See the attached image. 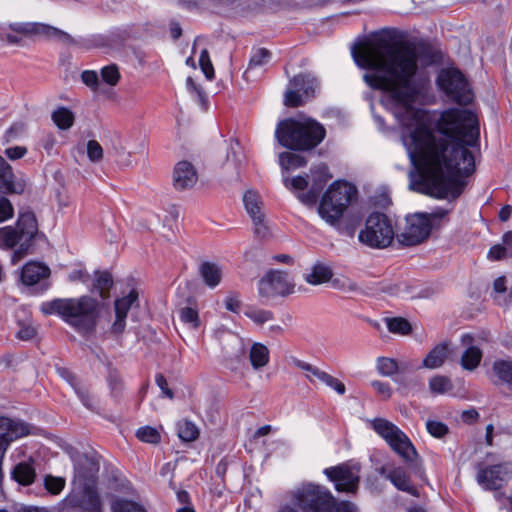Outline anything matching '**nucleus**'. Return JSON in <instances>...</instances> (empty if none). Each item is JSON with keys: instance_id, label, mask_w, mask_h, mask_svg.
<instances>
[{"instance_id": "3", "label": "nucleus", "mask_w": 512, "mask_h": 512, "mask_svg": "<svg viewBox=\"0 0 512 512\" xmlns=\"http://www.w3.org/2000/svg\"><path fill=\"white\" fill-rule=\"evenodd\" d=\"M325 135V128L319 122L303 115L284 119L275 129L278 143L294 150L313 149L323 141Z\"/></svg>"}, {"instance_id": "57", "label": "nucleus", "mask_w": 512, "mask_h": 512, "mask_svg": "<svg viewBox=\"0 0 512 512\" xmlns=\"http://www.w3.org/2000/svg\"><path fill=\"white\" fill-rule=\"evenodd\" d=\"M320 382L324 383L326 386L333 389L339 395H343L346 392L344 383H342L339 379L333 377L332 375L328 374L327 372L324 373Z\"/></svg>"}, {"instance_id": "54", "label": "nucleus", "mask_w": 512, "mask_h": 512, "mask_svg": "<svg viewBox=\"0 0 512 512\" xmlns=\"http://www.w3.org/2000/svg\"><path fill=\"white\" fill-rule=\"evenodd\" d=\"M426 429L431 436L436 438H442L449 431L446 424L436 420H428L426 422Z\"/></svg>"}, {"instance_id": "33", "label": "nucleus", "mask_w": 512, "mask_h": 512, "mask_svg": "<svg viewBox=\"0 0 512 512\" xmlns=\"http://www.w3.org/2000/svg\"><path fill=\"white\" fill-rule=\"evenodd\" d=\"M13 479L21 485L33 483L36 473L34 467L29 463H19L12 472Z\"/></svg>"}, {"instance_id": "23", "label": "nucleus", "mask_w": 512, "mask_h": 512, "mask_svg": "<svg viewBox=\"0 0 512 512\" xmlns=\"http://www.w3.org/2000/svg\"><path fill=\"white\" fill-rule=\"evenodd\" d=\"M198 180L194 166L188 161H180L173 172V184L177 190L192 188Z\"/></svg>"}, {"instance_id": "58", "label": "nucleus", "mask_w": 512, "mask_h": 512, "mask_svg": "<svg viewBox=\"0 0 512 512\" xmlns=\"http://www.w3.org/2000/svg\"><path fill=\"white\" fill-rule=\"evenodd\" d=\"M14 216L12 203L6 197H0V223H3Z\"/></svg>"}, {"instance_id": "40", "label": "nucleus", "mask_w": 512, "mask_h": 512, "mask_svg": "<svg viewBox=\"0 0 512 512\" xmlns=\"http://www.w3.org/2000/svg\"><path fill=\"white\" fill-rule=\"evenodd\" d=\"M376 369L380 375L391 377L398 371V363L393 358L378 357L376 359Z\"/></svg>"}, {"instance_id": "47", "label": "nucleus", "mask_w": 512, "mask_h": 512, "mask_svg": "<svg viewBox=\"0 0 512 512\" xmlns=\"http://www.w3.org/2000/svg\"><path fill=\"white\" fill-rule=\"evenodd\" d=\"M113 279L109 272H99L95 278V288L99 291L102 298H106L110 287L112 286Z\"/></svg>"}, {"instance_id": "28", "label": "nucleus", "mask_w": 512, "mask_h": 512, "mask_svg": "<svg viewBox=\"0 0 512 512\" xmlns=\"http://www.w3.org/2000/svg\"><path fill=\"white\" fill-rule=\"evenodd\" d=\"M199 273L204 283L209 288L213 289L217 287L222 281L223 269L215 262L205 261L201 263L199 266Z\"/></svg>"}, {"instance_id": "27", "label": "nucleus", "mask_w": 512, "mask_h": 512, "mask_svg": "<svg viewBox=\"0 0 512 512\" xmlns=\"http://www.w3.org/2000/svg\"><path fill=\"white\" fill-rule=\"evenodd\" d=\"M333 271L330 265L323 262L314 263L304 274V280L311 285H321L331 281Z\"/></svg>"}, {"instance_id": "13", "label": "nucleus", "mask_w": 512, "mask_h": 512, "mask_svg": "<svg viewBox=\"0 0 512 512\" xmlns=\"http://www.w3.org/2000/svg\"><path fill=\"white\" fill-rule=\"evenodd\" d=\"M324 473L335 485L339 492L354 493L359 483V466L343 463L335 467L326 468Z\"/></svg>"}, {"instance_id": "46", "label": "nucleus", "mask_w": 512, "mask_h": 512, "mask_svg": "<svg viewBox=\"0 0 512 512\" xmlns=\"http://www.w3.org/2000/svg\"><path fill=\"white\" fill-rule=\"evenodd\" d=\"M45 489L52 495H59L66 485V480L63 477L46 475L43 481Z\"/></svg>"}, {"instance_id": "31", "label": "nucleus", "mask_w": 512, "mask_h": 512, "mask_svg": "<svg viewBox=\"0 0 512 512\" xmlns=\"http://www.w3.org/2000/svg\"><path fill=\"white\" fill-rule=\"evenodd\" d=\"M271 54L265 48L257 49L250 58V62L248 68L246 69L244 75L247 79L254 76V72L256 70L262 68L267 65L270 61Z\"/></svg>"}, {"instance_id": "62", "label": "nucleus", "mask_w": 512, "mask_h": 512, "mask_svg": "<svg viewBox=\"0 0 512 512\" xmlns=\"http://www.w3.org/2000/svg\"><path fill=\"white\" fill-rule=\"evenodd\" d=\"M36 335V329L31 324H20L16 336L21 340H30Z\"/></svg>"}, {"instance_id": "17", "label": "nucleus", "mask_w": 512, "mask_h": 512, "mask_svg": "<svg viewBox=\"0 0 512 512\" xmlns=\"http://www.w3.org/2000/svg\"><path fill=\"white\" fill-rule=\"evenodd\" d=\"M310 188L306 193L298 194V199L305 205H313L316 203L319 193L325 184L332 178L328 171V167L320 164L311 169V175L308 176Z\"/></svg>"}, {"instance_id": "52", "label": "nucleus", "mask_w": 512, "mask_h": 512, "mask_svg": "<svg viewBox=\"0 0 512 512\" xmlns=\"http://www.w3.org/2000/svg\"><path fill=\"white\" fill-rule=\"evenodd\" d=\"M199 66L208 80H212L214 78V68L206 49H202L200 52Z\"/></svg>"}, {"instance_id": "6", "label": "nucleus", "mask_w": 512, "mask_h": 512, "mask_svg": "<svg viewBox=\"0 0 512 512\" xmlns=\"http://www.w3.org/2000/svg\"><path fill=\"white\" fill-rule=\"evenodd\" d=\"M356 193L355 186L346 181L333 182L320 200L319 216L329 225H336Z\"/></svg>"}, {"instance_id": "14", "label": "nucleus", "mask_w": 512, "mask_h": 512, "mask_svg": "<svg viewBox=\"0 0 512 512\" xmlns=\"http://www.w3.org/2000/svg\"><path fill=\"white\" fill-rule=\"evenodd\" d=\"M243 203L253 222L255 233L259 237H265L268 234V226L261 196L255 190H247L243 195Z\"/></svg>"}, {"instance_id": "36", "label": "nucleus", "mask_w": 512, "mask_h": 512, "mask_svg": "<svg viewBox=\"0 0 512 512\" xmlns=\"http://www.w3.org/2000/svg\"><path fill=\"white\" fill-rule=\"evenodd\" d=\"M179 318L184 325L193 330H197L201 325L199 312L195 307L181 308L179 310Z\"/></svg>"}, {"instance_id": "53", "label": "nucleus", "mask_w": 512, "mask_h": 512, "mask_svg": "<svg viewBox=\"0 0 512 512\" xmlns=\"http://www.w3.org/2000/svg\"><path fill=\"white\" fill-rule=\"evenodd\" d=\"M283 181H284V185L287 188H290L294 191H298L297 195L301 193L300 191H303L304 189L310 187L308 176L307 177L296 176L291 179L284 178Z\"/></svg>"}, {"instance_id": "59", "label": "nucleus", "mask_w": 512, "mask_h": 512, "mask_svg": "<svg viewBox=\"0 0 512 512\" xmlns=\"http://www.w3.org/2000/svg\"><path fill=\"white\" fill-rule=\"evenodd\" d=\"M508 256H511L510 251H508V249L505 248L502 244H496L492 246L487 255L490 260L494 261L504 259Z\"/></svg>"}, {"instance_id": "20", "label": "nucleus", "mask_w": 512, "mask_h": 512, "mask_svg": "<svg viewBox=\"0 0 512 512\" xmlns=\"http://www.w3.org/2000/svg\"><path fill=\"white\" fill-rule=\"evenodd\" d=\"M138 293L132 289L126 296L115 301V320L111 326V333L121 334L126 327V317L130 308L137 302Z\"/></svg>"}, {"instance_id": "15", "label": "nucleus", "mask_w": 512, "mask_h": 512, "mask_svg": "<svg viewBox=\"0 0 512 512\" xmlns=\"http://www.w3.org/2000/svg\"><path fill=\"white\" fill-rule=\"evenodd\" d=\"M82 486L81 491L73 492L65 498L66 506L78 509L81 512H103L96 489L88 484Z\"/></svg>"}, {"instance_id": "60", "label": "nucleus", "mask_w": 512, "mask_h": 512, "mask_svg": "<svg viewBox=\"0 0 512 512\" xmlns=\"http://www.w3.org/2000/svg\"><path fill=\"white\" fill-rule=\"evenodd\" d=\"M370 385L384 399H389L392 396V389L388 383L374 380Z\"/></svg>"}, {"instance_id": "51", "label": "nucleus", "mask_w": 512, "mask_h": 512, "mask_svg": "<svg viewBox=\"0 0 512 512\" xmlns=\"http://www.w3.org/2000/svg\"><path fill=\"white\" fill-rule=\"evenodd\" d=\"M199 66L208 80H212L214 78V68L206 49H202L200 52Z\"/></svg>"}, {"instance_id": "61", "label": "nucleus", "mask_w": 512, "mask_h": 512, "mask_svg": "<svg viewBox=\"0 0 512 512\" xmlns=\"http://www.w3.org/2000/svg\"><path fill=\"white\" fill-rule=\"evenodd\" d=\"M224 304L225 308L233 313H239L242 306L241 300L239 299V296L236 294L228 295L225 298Z\"/></svg>"}, {"instance_id": "56", "label": "nucleus", "mask_w": 512, "mask_h": 512, "mask_svg": "<svg viewBox=\"0 0 512 512\" xmlns=\"http://www.w3.org/2000/svg\"><path fill=\"white\" fill-rule=\"evenodd\" d=\"M87 156L92 162H99L103 158V148L96 140H89L86 145Z\"/></svg>"}, {"instance_id": "5", "label": "nucleus", "mask_w": 512, "mask_h": 512, "mask_svg": "<svg viewBox=\"0 0 512 512\" xmlns=\"http://www.w3.org/2000/svg\"><path fill=\"white\" fill-rule=\"evenodd\" d=\"M36 232V219L31 212L20 213L15 225L0 228V249L16 248L11 256L13 265L27 253Z\"/></svg>"}, {"instance_id": "19", "label": "nucleus", "mask_w": 512, "mask_h": 512, "mask_svg": "<svg viewBox=\"0 0 512 512\" xmlns=\"http://www.w3.org/2000/svg\"><path fill=\"white\" fill-rule=\"evenodd\" d=\"M506 465L498 464L478 469L476 480L486 490H497L508 480Z\"/></svg>"}, {"instance_id": "29", "label": "nucleus", "mask_w": 512, "mask_h": 512, "mask_svg": "<svg viewBox=\"0 0 512 512\" xmlns=\"http://www.w3.org/2000/svg\"><path fill=\"white\" fill-rule=\"evenodd\" d=\"M449 345L446 342L433 347L423 359L422 366L427 369H437L441 367L447 359Z\"/></svg>"}, {"instance_id": "25", "label": "nucleus", "mask_w": 512, "mask_h": 512, "mask_svg": "<svg viewBox=\"0 0 512 512\" xmlns=\"http://www.w3.org/2000/svg\"><path fill=\"white\" fill-rule=\"evenodd\" d=\"M11 29L17 33H21L24 35H45L48 37L58 38L66 37V34L64 32L43 23H15L11 25Z\"/></svg>"}, {"instance_id": "39", "label": "nucleus", "mask_w": 512, "mask_h": 512, "mask_svg": "<svg viewBox=\"0 0 512 512\" xmlns=\"http://www.w3.org/2000/svg\"><path fill=\"white\" fill-rule=\"evenodd\" d=\"M493 371L499 379L512 384V360H496Z\"/></svg>"}, {"instance_id": "43", "label": "nucleus", "mask_w": 512, "mask_h": 512, "mask_svg": "<svg viewBox=\"0 0 512 512\" xmlns=\"http://www.w3.org/2000/svg\"><path fill=\"white\" fill-rule=\"evenodd\" d=\"M386 324L388 330L394 334L408 335L412 330L411 324L401 317L388 318Z\"/></svg>"}, {"instance_id": "35", "label": "nucleus", "mask_w": 512, "mask_h": 512, "mask_svg": "<svg viewBox=\"0 0 512 512\" xmlns=\"http://www.w3.org/2000/svg\"><path fill=\"white\" fill-rule=\"evenodd\" d=\"M52 120L58 128L67 130L72 127L74 123V114L66 107H59L53 112Z\"/></svg>"}, {"instance_id": "9", "label": "nucleus", "mask_w": 512, "mask_h": 512, "mask_svg": "<svg viewBox=\"0 0 512 512\" xmlns=\"http://www.w3.org/2000/svg\"><path fill=\"white\" fill-rule=\"evenodd\" d=\"M386 443L407 463H413L418 454L408 436L395 424L385 418H374L367 421Z\"/></svg>"}, {"instance_id": "48", "label": "nucleus", "mask_w": 512, "mask_h": 512, "mask_svg": "<svg viewBox=\"0 0 512 512\" xmlns=\"http://www.w3.org/2000/svg\"><path fill=\"white\" fill-rule=\"evenodd\" d=\"M198 428L189 421H183L178 424V435L186 442L195 440L198 437Z\"/></svg>"}, {"instance_id": "2", "label": "nucleus", "mask_w": 512, "mask_h": 512, "mask_svg": "<svg viewBox=\"0 0 512 512\" xmlns=\"http://www.w3.org/2000/svg\"><path fill=\"white\" fill-rule=\"evenodd\" d=\"M44 315H58L80 333H87L96 325L97 302L88 296L79 298H56L41 303Z\"/></svg>"}, {"instance_id": "42", "label": "nucleus", "mask_w": 512, "mask_h": 512, "mask_svg": "<svg viewBox=\"0 0 512 512\" xmlns=\"http://www.w3.org/2000/svg\"><path fill=\"white\" fill-rule=\"evenodd\" d=\"M82 82L95 93L104 94L106 90L99 80V76L94 70H85L81 73Z\"/></svg>"}, {"instance_id": "26", "label": "nucleus", "mask_w": 512, "mask_h": 512, "mask_svg": "<svg viewBox=\"0 0 512 512\" xmlns=\"http://www.w3.org/2000/svg\"><path fill=\"white\" fill-rule=\"evenodd\" d=\"M58 374L61 378L67 381V383L74 389L75 393L78 395L79 399L83 403L85 407L90 410L96 409L95 400L89 395L86 387L82 385L77 377L66 368H58Z\"/></svg>"}, {"instance_id": "64", "label": "nucleus", "mask_w": 512, "mask_h": 512, "mask_svg": "<svg viewBox=\"0 0 512 512\" xmlns=\"http://www.w3.org/2000/svg\"><path fill=\"white\" fill-rule=\"evenodd\" d=\"M495 498L500 504V509L506 512H512V493L508 496L498 493L495 495Z\"/></svg>"}, {"instance_id": "49", "label": "nucleus", "mask_w": 512, "mask_h": 512, "mask_svg": "<svg viewBox=\"0 0 512 512\" xmlns=\"http://www.w3.org/2000/svg\"><path fill=\"white\" fill-rule=\"evenodd\" d=\"M186 88L190 95L202 106V108H205L207 102L206 95L202 91L201 87L197 85L191 77L186 79Z\"/></svg>"}, {"instance_id": "50", "label": "nucleus", "mask_w": 512, "mask_h": 512, "mask_svg": "<svg viewBox=\"0 0 512 512\" xmlns=\"http://www.w3.org/2000/svg\"><path fill=\"white\" fill-rule=\"evenodd\" d=\"M101 78L104 83L115 86L119 79L120 73L116 65H108L101 69Z\"/></svg>"}, {"instance_id": "21", "label": "nucleus", "mask_w": 512, "mask_h": 512, "mask_svg": "<svg viewBox=\"0 0 512 512\" xmlns=\"http://www.w3.org/2000/svg\"><path fill=\"white\" fill-rule=\"evenodd\" d=\"M460 341L465 348L461 355L460 364L463 369L473 371L481 362L482 350L475 344V339L471 334H463Z\"/></svg>"}, {"instance_id": "37", "label": "nucleus", "mask_w": 512, "mask_h": 512, "mask_svg": "<svg viewBox=\"0 0 512 512\" xmlns=\"http://www.w3.org/2000/svg\"><path fill=\"white\" fill-rule=\"evenodd\" d=\"M306 160L303 156L291 152H282L279 155V164L285 170H294L306 165Z\"/></svg>"}, {"instance_id": "11", "label": "nucleus", "mask_w": 512, "mask_h": 512, "mask_svg": "<svg viewBox=\"0 0 512 512\" xmlns=\"http://www.w3.org/2000/svg\"><path fill=\"white\" fill-rule=\"evenodd\" d=\"M295 292V283L289 273L269 270L258 283L259 296L266 299L285 297Z\"/></svg>"}, {"instance_id": "44", "label": "nucleus", "mask_w": 512, "mask_h": 512, "mask_svg": "<svg viewBox=\"0 0 512 512\" xmlns=\"http://www.w3.org/2000/svg\"><path fill=\"white\" fill-rule=\"evenodd\" d=\"M111 512H146V510L134 501L117 498L111 504Z\"/></svg>"}, {"instance_id": "45", "label": "nucleus", "mask_w": 512, "mask_h": 512, "mask_svg": "<svg viewBox=\"0 0 512 512\" xmlns=\"http://www.w3.org/2000/svg\"><path fill=\"white\" fill-rule=\"evenodd\" d=\"M136 436L140 441L150 444H157L161 440L160 432L151 426L140 427L136 431Z\"/></svg>"}, {"instance_id": "8", "label": "nucleus", "mask_w": 512, "mask_h": 512, "mask_svg": "<svg viewBox=\"0 0 512 512\" xmlns=\"http://www.w3.org/2000/svg\"><path fill=\"white\" fill-rule=\"evenodd\" d=\"M395 238V229L391 219L380 212L372 213L359 231V241L373 249L390 246Z\"/></svg>"}, {"instance_id": "32", "label": "nucleus", "mask_w": 512, "mask_h": 512, "mask_svg": "<svg viewBox=\"0 0 512 512\" xmlns=\"http://www.w3.org/2000/svg\"><path fill=\"white\" fill-rule=\"evenodd\" d=\"M493 298L501 306H506L512 302V288L507 289L505 277L501 276L494 280Z\"/></svg>"}, {"instance_id": "16", "label": "nucleus", "mask_w": 512, "mask_h": 512, "mask_svg": "<svg viewBox=\"0 0 512 512\" xmlns=\"http://www.w3.org/2000/svg\"><path fill=\"white\" fill-rule=\"evenodd\" d=\"M50 268L39 261H29L21 269V283L28 287H37L40 292H44L49 288L47 283L50 277Z\"/></svg>"}, {"instance_id": "38", "label": "nucleus", "mask_w": 512, "mask_h": 512, "mask_svg": "<svg viewBox=\"0 0 512 512\" xmlns=\"http://www.w3.org/2000/svg\"><path fill=\"white\" fill-rule=\"evenodd\" d=\"M453 389L452 381L444 375H436L429 380V390L433 394H445Z\"/></svg>"}, {"instance_id": "24", "label": "nucleus", "mask_w": 512, "mask_h": 512, "mask_svg": "<svg viewBox=\"0 0 512 512\" xmlns=\"http://www.w3.org/2000/svg\"><path fill=\"white\" fill-rule=\"evenodd\" d=\"M380 473L385 476L399 490L417 495V490L413 487L406 469L402 466H384Z\"/></svg>"}, {"instance_id": "18", "label": "nucleus", "mask_w": 512, "mask_h": 512, "mask_svg": "<svg viewBox=\"0 0 512 512\" xmlns=\"http://www.w3.org/2000/svg\"><path fill=\"white\" fill-rule=\"evenodd\" d=\"M74 462L73 483L78 485H87V482L93 481L99 471L97 461L90 456L70 453Z\"/></svg>"}, {"instance_id": "30", "label": "nucleus", "mask_w": 512, "mask_h": 512, "mask_svg": "<svg viewBox=\"0 0 512 512\" xmlns=\"http://www.w3.org/2000/svg\"><path fill=\"white\" fill-rule=\"evenodd\" d=\"M249 360L254 370H259L269 363L268 348L259 342H254L249 348Z\"/></svg>"}, {"instance_id": "55", "label": "nucleus", "mask_w": 512, "mask_h": 512, "mask_svg": "<svg viewBox=\"0 0 512 512\" xmlns=\"http://www.w3.org/2000/svg\"><path fill=\"white\" fill-rule=\"evenodd\" d=\"M332 280V287L343 292H353L358 289V285L347 277H337Z\"/></svg>"}, {"instance_id": "63", "label": "nucleus", "mask_w": 512, "mask_h": 512, "mask_svg": "<svg viewBox=\"0 0 512 512\" xmlns=\"http://www.w3.org/2000/svg\"><path fill=\"white\" fill-rule=\"evenodd\" d=\"M27 153V149L23 146L10 147L5 150L6 156L10 160H17L22 158Z\"/></svg>"}, {"instance_id": "12", "label": "nucleus", "mask_w": 512, "mask_h": 512, "mask_svg": "<svg viewBox=\"0 0 512 512\" xmlns=\"http://www.w3.org/2000/svg\"><path fill=\"white\" fill-rule=\"evenodd\" d=\"M316 79L310 75H298L290 80L284 95V105L298 107L314 96Z\"/></svg>"}, {"instance_id": "22", "label": "nucleus", "mask_w": 512, "mask_h": 512, "mask_svg": "<svg viewBox=\"0 0 512 512\" xmlns=\"http://www.w3.org/2000/svg\"><path fill=\"white\" fill-rule=\"evenodd\" d=\"M25 187V180L16 178L11 166L0 156V192L21 194Z\"/></svg>"}, {"instance_id": "34", "label": "nucleus", "mask_w": 512, "mask_h": 512, "mask_svg": "<svg viewBox=\"0 0 512 512\" xmlns=\"http://www.w3.org/2000/svg\"><path fill=\"white\" fill-rule=\"evenodd\" d=\"M291 363L293 366L303 371L305 378L311 383H314L316 380L320 381L325 373V371L318 367L297 358H292Z\"/></svg>"}, {"instance_id": "1", "label": "nucleus", "mask_w": 512, "mask_h": 512, "mask_svg": "<svg viewBox=\"0 0 512 512\" xmlns=\"http://www.w3.org/2000/svg\"><path fill=\"white\" fill-rule=\"evenodd\" d=\"M351 55L359 68L367 70L365 83L383 92L381 105L398 122L400 141L422 175L412 188L440 199L458 198L467 184L465 178L475 170V159L468 149L479 141L475 114L450 108L436 116L414 106L424 88L417 76L414 48L374 37L353 45Z\"/></svg>"}, {"instance_id": "7", "label": "nucleus", "mask_w": 512, "mask_h": 512, "mask_svg": "<svg viewBox=\"0 0 512 512\" xmlns=\"http://www.w3.org/2000/svg\"><path fill=\"white\" fill-rule=\"evenodd\" d=\"M448 214V210L436 208L431 213H415L406 217L404 230L397 235L399 243L414 246L424 241L431 228L437 225Z\"/></svg>"}, {"instance_id": "10", "label": "nucleus", "mask_w": 512, "mask_h": 512, "mask_svg": "<svg viewBox=\"0 0 512 512\" xmlns=\"http://www.w3.org/2000/svg\"><path fill=\"white\" fill-rule=\"evenodd\" d=\"M438 86L454 102L468 104L473 94L464 75L454 67L440 71L437 78Z\"/></svg>"}, {"instance_id": "41", "label": "nucleus", "mask_w": 512, "mask_h": 512, "mask_svg": "<svg viewBox=\"0 0 512 512\" xmlns=\"http://www.w3.org/2000/svg\"><path fill=\"white\" fill-rule=\"evenodd\" d=\"M244 314L257 325H263L273 318V313L271 311L260 309L254 306L248 307Z\"/></svg>"}, {"instance_id": "4", "label": "nucleus", "mask_w": 512, "mask_h": 512, "mask_svg": "<svg viewBox=\"0 0 512 512\" xmlns=\"http://www.w3.org/2000/svg\"><path fill=\"white\" fill-rule=\"evenodd\" d=\"M293 498L303 512H359L355 504L349 501L337 503L331 492L312 483L297 487Z\"/></svg>"}]
</instances>
